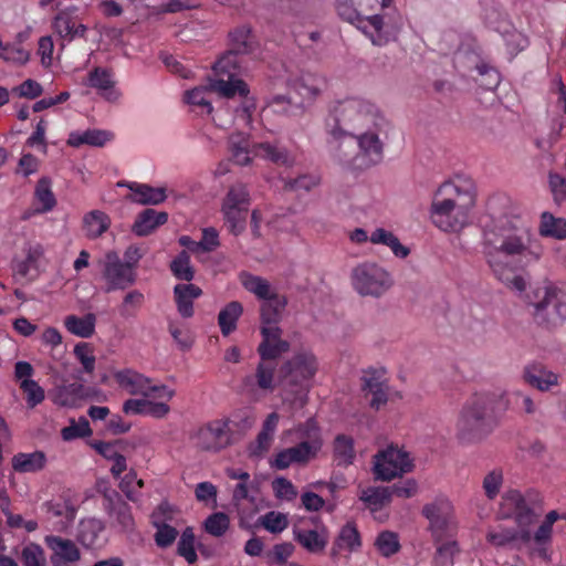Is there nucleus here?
I'll use <instances>...</instances> for the list:
<instances>
[{"mask_svg": "<svg viewBox=\"0 0 566 566\" xmlns=\"http://www.w3.org/2000/svg\"><path fill=\"white\" fill-rule=\"evenodd\" d=\"M482 253L495 279L521 293L526 290V281L516 272L537 263L544 248L528 227L501 218L484 227Z\"/></svg>", "mask_w": 566, "mask_h": 566, "instance_id": "obj_1", "label": "nucleus"}, {"mask_svg": "<svg viewBox=\"0 0 566 566\" xmlns=\"http://www.w3.org/2000/svg\"><path fill=\"white\" fill-rule=\"evenodd\" d=\"M543 510V496L536 490L524 494L518 490H509L502 496L501 511L506 517H513L518 526L515 528L496 527L486 534V541L496 547H504L517 539L533 544L537 555L548 558V548L553 539V526L562 516L555 510L549 511L535 532L530 531Z\"/></svg>", "mask_w": 566, "mask_h": 566, "instance_id": "obj_2", "label": "nucleus"}, {"mask_svg": "<svg viewBox=\"0 0 566 566\" xmlns=\"http://www.w3.org/2000/svg\"><path fill=\"white\" fill-rule=\"evenodd\" d=\"M391 7L392 0H337L336 4L338 15L378 46L396 40L402 28V18Z\"/></svg>", "mask_w": 566, "mask_h": 566, "instance_id": "obj_3", "label": "nucleus"}, {"mask_svg": "<svg viewBox=\"0 0 566 566\" xmlns=\"http://www.w3.org/2000/svg\"><path fill=\"white\" fill-rule=\"evenodd\" d=\"M475 198V187L471 179L457 178L441 184L430 205L431 222L443 232H460L470 223Z\"/></svg>", "mask_w": 566, "mask_h": 566, "instance_id": "obj_4", "label": "nucleus"}, {"mask_svg": "<svg viewBox=\"0 0 566 566\" xmlns=\"http://www.w3.org/2000/svg\"><path fill=\"white\" fill-rule=\"evenodd\" d=\"M509 398L503 391L474 394L462 407L457 421V437L471 443L486 438L499 424L497 410L505 411Z\"/></svg>", "mask_w": 566, "mask_h": 566, "instance_id": "obj_5", "label": "nucleus"}, {"mask_svg": "<svg viewBox=\"0 0 566 566\" xmlns=\"http://www.w3.org/2000/svg\"><path fill=\"white\" fill-rule=\"evenodd\" d=\"M385 122L376 105L367 99L348 97L339 101L326 118L328 145L347 139L348 135L363 130L368 125L378 127Z\"/></svg>", "mask_w": 566, "mask_h": 566, "instance_id": "obj_6", "label": "nucleus"}, {"mask_svg": "<svg viewBox=\"0 0 566 566\" xmlns=\"http://www.w3.org/2000/svg\"><path fill=\"white\" fill-rule=\"evenodd\" d=\"M384 124L378 127L368 125L365 129L348 135L347 139L331 145L334 157L352 170L377 165L384 156V144L379 138Z\"/></svg>", "mask_w": 566, "mask_h": 566, "instance_id": "obj_7", "label": "nucleus"}, {"mask_svg": "<svg viewBox=\"0 0 566 566\" xmlns=\"http://www.w3.org/2000/svg\"><path fill=\"white\" fill-rule=\"evenodd\" d=\"M317 370L318 361L311 350L301 349L284 361L279 371L284 400L303 407Z\"/></svg>", "mask_w": 566, "mask_h": 566, "instance_id": "obj_8", "label": "nucleus"}, {"mask_svg": "<svg viewBox=\"0 0 566 566\" xmlns=\"http://www.w3.org/2000/svg\"><path fill=\"white\" fill-rule=\"evenodd\" d=\"M291 432L295 434L297 442L274 455L270 463L276 470H286L292 465L305 467L316 459L322 450V432L314 418L298 423Z\"/></svg>", "mask_w": 566, "mask_h": 566, "instance_id": "obj_9", "label": "nucleus"}, {"mask_svg": "<svg viewBox=\"0 0 566 566\" xmlns=\"http://www.w3.org/2000/svg\"><path fill=\"white\" fill-rule=\"evenodd\" d=\"M532 314L538 325L547 328L566 321V286L546 283L528 295Z\"/></svg>", "mask_w": 566, "mask_h": 566, "instance_id": "obj_10", "label": "nucleus"}, {"mask_svg": "<svg viewBox=\"0 0 566 566\" xmlns=\"http://www.w3.org/2000/svg\"><path fill=\"white\" fill-rule=\"evenodd\" d=\"M242 286L262 301L260 306L261 326H279L282 314L287 305L285 295L280 294L271 283L259 275L242 273L240 275Z\"/></svg>", "mask_w": 566, "mask_h": 566, "instance_id": "obj_11", "label": "nucleus"}, {"mask_svg": "<svg viewBox=\"0 0 566 566\" xmlns=\"http://www.w3.org/2000/svg\"><path fill=\"white\" fill-rule=\"evenodd\" d=\"M242 286L262 301L260 306L261 326H279L282 314L287 305L285 295L280 294L271 283L259 275L242 273L240 275Z\"/></svg>", "mask_w": 566, "mask_h": 566, "instance_id": "obj_12", "label": "nucleus"}, {"mask_svg": "<svg viewBox=\"0 0 566 566\" xmlns=\"http://www.w3.org/2000/svg\"><path fill=\"white\" fill-rule=\"evenodd\" d=\"M240 62L233 54H223L213 64V77L209 81L211 92L226 98L247 97L250 93L248 84L238 77Z\"/></svg>", "mask_w": 566, "mask_h": 566, "instance_id": "obj_13", "label": "nucleus"}, {"mask_svg": "<svg viewBox=\"0 0 566 566\" xmlns=\"http://www.w3.org/2000/svg\"><path fill=\"white\" fill-rule=\"evenodd\" d=\"M250 203V191L245 184L237 181L228 188L220 211L231 234L238 237L245 230Z\"/></svg>", "mask_w": 566, "mask_h": 566, "instance_id": "obj_14", "label": "nucleus"}, {"mask_svg": "<svg viewBox=\"0 0 566 566\" xmlns=\"http://www.w3.org/2000/svg\"><path fill=\"white\" fill-rule=\"evenodd\" d=\"M352 284L363 296L380 297L392 285L391 275L374 262H364L352 271Z\"/></svg>", "mask_w": 566, "mask_h": 566, "instance_id": "obj_15", "label": "nucleus"}, {"mask_svg": "<svg viewBox=\"0 0 566 566\" xmlns=\"http://www.w3.org/2000/svg\"><path fill=\"white\" fill-rule=\"evenodd\" d=\"M421 513L429 522L428 531L432 542L457 537L458 525L453 515V506L449 500L438 497L423 505Z\"/></svg>", "mask_w": 566, "mask_h": 566, "instance_id": "obj_16", "label": "nucleus"}, {"mask_svg": "<svg viewBox=\"0 0 566 566\" xmlns=\"http://www.w3.org/2000/svg\"><path fill=\"white\" fill-rule=\"evenodd\" d=\"M413 469L409 453L397 446H388L374 457V474L377 480L391 481Z\"/></svg>", "mask_w": 566, "mask_h": 566, "instance_id": "obj_17", "label": "nucleus"}, {"mask_svg": "<svg viewBox=\"0 0 566 566\" xmlns=\"http://www.w3.org/2000/svg\"><path fill=\"white\" fill-rule=\"evenodd\" d=\"M114 378L117 385L132 396L145 398H165L167 401L175 396V390L166 385H154L153 380L133 369H123L115 373Z\"/></svg>", "mask_w": 566, "mask_h": 566, "instance_id": "obj_18", "label": "nucleus"}, {"mask_svg": "<svg viewBox=\"0 0 566 566\" xmlns=\"http://www.w3.org/2000/svg\"><path fill=\"white\" fill-rule=\"evenodd\" d=\"M103 279L106 283V291H124L134 285L137 280L136 271L130 270L116 251H108L103 262Z\"/></svg>", "mask_w": 566, "mask_h": 566, "instance_id": "obj_19", "label": "nucleus"}, {"mask_svg": "<svg viewBox=\"0 0 566 566\" xmlns=\"http://www.w3.org/2000/svg\"><path fill=\"white\" fill-rule=\"evenodd\" d=\"M103 507L111 521L112 526L122 532L130 533L135 528V520L132 509L122 495L113 489L105 488L103 491Z\"/></svg>", "mask_w": 566, "mask_h": 566, "instance_id": "obj_20", "label": "nucleus"}, {"mask_svg": "<svg viewBox=\"0 0 566 566\" xmlns=\"http://www.w3.org/2000/svg\"><path fill=\"white\" fill-rule=\"evenodd\" d=\"M232 443L229 419H216L202 426L197 433V444L205 451L218 452Z\"/></svg>", "mask_w": 566, "mask_h": 566, "instance_id": "obj_21", "label": "nucleus"}, {"mask_svg": "<svg viewBox=\"0 0 566 566\" xmlns=\"http://www.w3.org/2000/svg\"><path fill=\"white\" fill-rule=\"evenodd\" d=\"M44 543L51 551L52 566H78L82 554L72 539L59 535H46Z\"/></svg>", "mask_w": 566, "mask_h": 566, "instance_id": "obj_22", "label": "nucleus"}, {"mask_svg": "<svg viewBox=\"0 0 566 566\" xmlns=\"http://www.w3.org/2000/svg\"><path fill=\"white\" fill-rule=\"evenodd\" d=\"M23 253V259L14 261L13 271L23 279L34 281L46 264L44 248L41 243H29L24 247Z\"/></svg>", "mask_w": 566, "mask_h": 566, "instance_id": "obj_23", "label": "nucleus"}, {"mask_svg": "<svg viewBox=\"0 0 566 566\" xmlns=\"http://www.w3.org/2000/svg\"><path fill=\"white\" fill-rule=\"evenodd\" d=\"M172 511L168 503H161L151 514V524L156 528L154 541L159 548L170 547L177 539L179 532L170 525Z\"/></svg>", "mask_w": 566, "mask_h": 566, "instance_id": "obj_24", "label": "nucleus"}, {"mask_svg": "<svg viewBox=\"0 0 566 566\" xmlns=\"http://www.w3.org/2000/svg\"><path fill=\"white\" fill-rule=\"evenodd\" d=\"M262 342L258 346V354L262 360L275 361L282 354L289 352L290 343L281 338L282 329L279 326L260 327Z\"/></svg>", "mask_w": 566, "mask_h": 566, "instance_id": "obj_25", "label": "nucleus"}, {"mask_svg": "<svg viewBox=\"0 0 566 566\" xmlns=\"http://www.w3.org/2000/svg\"><path fill=\"white\" fill-rule=\"evenodd\" d=\"M84 85L96 90L104 98L114 102L119 97V93L114 88V73L111 69L95 66L83 82Z\"/></svg>", "mask_w": 566, "mask_h": 566, "instance_id": "obj_26", "label": "nucleus"}, {"mask_svg": "<svg viewBox=\"0 0 566 566\" xmlns=\"http://www.w3.org/2000/svg\"><path fill=\"white\" fill-rule=\"evenodd\" d=\"M481 7L485 25L501 34L510 33L512 24L509 14L497 0H481Z\"/></svg>", "mask_w": 566, "mask_h": 566, "instance_id": "obj_27", "label": "nucleus"}, {"mask_svg": "<svg viewBox=\"0 0 566 566\" xmlns=\"http://www.w3.org/2000/svg\"><path fill=\"white\" fill-rule=\"evenodd\" d=\"M118 186L127 187L132 191L130 201L139 205H159L167 198L166 188L164 187H151L136 181H119Z\"/></svg>", "mask_w": 566, "mask_h": 566, "instance_id": "obj_28", "label": "nucleus"}, {"mask_svg": "<svg viewBox=\"0 0 566 566\" xmlns=\"http://www.w3.org/2000/svg\"><path fill=\"white\" fill-rule=\"evenodd\" d=\"M275 370V361L262 360L260 358V363L255 368V373L243 378L244 388L250 391H254L256 389L263 391H272L274 389Z\"/></svg>", "mask_w": 566, "mask_h": 566, "instance_id": "obj_29", "label": "nucleus"}, {"mask_svg": "<svg viewBox=\"0 0 566 566\" xmlns=\"http://www.w3.org/2000/svg\"><path fill=\"white\" fill-rule=\"evenodd\" d=\"M523 379L527 385L539 391H548L552 387L558 385V375L548 370L541 363H532L525 366Z\"/></svg>", "mask_w": 566, "mask_h": 566, "instance_id": "obj_30", "label": "nucleus"}, {"mask_svg": "<svg viewBox=\"0 0 566 566\" xmlns=\"http://www.w3.org/2000/svg\"><path fill=\"white\" fill-rule=\"evenodd\" d=\"M202 295V290L191 283L177 284L174 287V297L177 311L184 318L193 316V301Z\"/></svg>", "mask_w": 566, "mask_h": 566, "instance_id": "obj_31", "label": "nucleus"}, {"mask_svg": "<svg viewBox=\"0 0 566 566\" xmlns=\"http://www.w3.org/2000/svg\"><path fill=\"white\" fill-rule=\"evenodd\" d=\"M111 217L102 210H91L83 216L82 230L90 240L101 238L111 228Z\"/></svg>", "mask_w": 566, "mask_h": 566, "instance_id": "obj_32", "label": "nucleus"}, {"mask_svg": "<svg viewBox=\"0 0 566 566\" xmlns=\"http://www.w3.org/2000/svg\"><path fill=\"white\" fill-rule=\"evenodd\" d=\"M167 220V212H159L155 209L147 208L136 217L132 230L138 237H146L159 226L165 224Z\"/></svg>", "mask_w": 566, "mask_h": 566, "instance_id": "obj_33", "label": "nucleus"}, {"mask_svg": "<svg viewBox=\"0 0 566 566\" xmlns=\"http://www.w3.org/2000/svg\"><path fill=\"white\" fill-rule=\"evenodd\" d=\"M85 397L86 388L82 382H63L55 388L53 402L61 407H74Z\"/></svg>", "mask_w": 566, "mask_h": 566, "instance_id": "obj_34", "label": "nucleus"}, {"mask_svg": "<svg viewBox=\"0 0 566 566\" xmlns=\"http://www.w3.org/2000/svg\"><path fill=\"white\" fill-rule=\"evenodd\" d=\"M12 468L18 473H36L42 471L48 462L43 451L19 452L12 458Z\"/></svg>", "mask_w": 566, "mask_h": 566, "instance_id": "obj_35", "label": "nucleus"}, {"mask_svg": "<svg viewBox=\"0 0 566 566\" xmlns=\"http://www.w3.org/2000/svg\"><path fill=\"white\" fill-rule=\"evenodd\" d=\"M53 28L55 32L67 42L73 41L75 38H83L87 30L84 24L76 23L74 17L64 11L56 14L53 21Z\"/></svg>", "mask_w": 566, "mask_h": 566, "instance_id": "obj_36", "label": "nucleus"}, {"mask_svg": "<svg viewBox=\"0 0 566 566\" xmlns=\"http://www.w3.org/2000/svg\"><path fill=\"white\" fill-rule=\"evenodd\" d=\"M229 36L231 48L226 54H233L237 61H239V54H249L254 51V35L248 25L238 27L230 32Z\"/></svg>", "mask_w": 566, "mask_h": 566, "instance_id": "obj_37", "label": "nucleus"}, {"mask_svg": "<svg viewBox=\"0 0 566 566\" xmlns=\"http://www.w3.org/2000/svg\"><path fill=\"white\" fill-rule=\"evenodd\" d=\"M356 458L354 439L340 433L333 441V459L338 467L350 465Z\"/></svg>", "mask_w": 566, "mask_h": 566, "instance_id": "obj_38", "label": "nucleus"}, {"mask_svg": "<svg viewBox=\"0 0 566 566\" xmlns=\"http://www.w3.org/2000/svg\"><path fill=\"white\" fill-rule=\"evenodd\" d=\"M294 539L311 553L324 551L327 545V535L324 530H294Z\"/></svg>", "mask_w": 566, "mask_h": 566, "instance_id": "obj_39", "label": "nucleus"}, {"mask_svg": "<svg viewBox=\"0 0 566 566\" xmlns=\"http://www.w3.org/2000/svg\"><path fill=\"white\" fill-rule=\"evenodd\" d=\"M96 316L93 313L80 317L76 315H69L64 319L65 328L73 335L90 338L95 332Z\"/></svg>", "mask_w": 566, "mask_h": 566, "instance_id": "obj_40", "label": "nucleus"}, {"mask_svg": "<svg viewBox=\"0 0 566 566\" xmlns=\"http://www.w3.org/2000/svg\"><path fill=\"white\" fill-rule=\"evenodd\" d=\"M34 200L39 207L36 212L45 213L52 211L56 206V198L52 191V180L49 177H41L34 189Z\"/></svg>", "mask_w": 566, "mask_h": 566, "instance_id": "obj_41", "label": "nucleus"}, {"mask_svg": "<svg viewBox=\"0 0 566 566\" xmlns=\"http://www.w3.org/2000/svg\"><path fill=\"white\" fill-rule=\"evenodd\" d=\"M243 313V306L238 301L228 303L218 315V324L223 336L237 329V323Z\"/></svg>", "mask_w": 566, "mask_h": 566, "instance_id": "obj_42", "label": "nucleus"}, {"mask_svg": "<svg viewBox=\"0 0 566 566\" xmlns=\"http://www.w3.org/2000/svg\"><path fill=\"white\" fill-rule=\"evenodd\" d=\"M369 241L373 244H382L388 247L395 256L405 259L409 255V248L402 245L399 239L391 232L384 228H377L370 235Z\"/></svg>", "mask_w": 566, "mask_h": 566, "instance_id": "obj_43", "label": "nucleus"}, {"mask_svg": "<svg viewBox=\"0 0 566 566\" xmlns=\"http://www.w3.org/2000/svg\"><path fill=\"white\" fill-rule=\"evenodd\" d=\"M326 87V80L319 75L306 74L295 84V90L304 101H313Z\"/></svg>", "mask_w": 566, "mask_h": 566, "instance_id": "obj_44", "label": "nucleus"}, {"mask_svg": "<svg viewBox=\"0 0 566 566\" xmlns=\"http://www.w3.org/2000/svg\"><path fill=\"white\" fill-rule=\"evenodd\" d=\"M538 232L544 238L565 240L566 219L556 218L549 212H543L541 216Z\"/></svg>", "mask_w": 566, "mask_h": 566, "instance_id": "obj_45", "label": "nucleus"}, {"mask_svg": "<svg viewBox=\"0 0 566 566\" xmlns=\"http://www.w3.org/2000/svg\"><path fill=\"white\" fill-rule=\"evenodd\" d=\"M253 153L255 156H260L276 165L291 166L293 164V158L290 156V153L286 148L277 147L276 145H272L270 143H261L255 145Z\"/></svg>", "mask_w": 566, "mask_h": 566, "instance_id": "obj_46", "label": "nucleus"}, {"mask_svg": "<svg viewBox=\"0 0 566 566\" xmlns=\"http://www.w3.org/2000/svg\"><path fill=\"white\" fill-rule=\"evenodd\" d=\"M436 553L432 558L433 566H451L455 554L460 552L457 537L446 538L444 541L433 542Z\"/></svg>", "mask_w": 566, "mask_h": 566, "instance_id": "obj_47", "label": "nucleus"}, {"mask_svg": "<svg viewBox=\"0 0 566 566\" xmlns=\"http://www.w3.org/2000/svg\"><path fill=\"white\" fill-rule=\"evenodd\" d=\"M112 134L101 129H87L83 133H72L69 138V144L73 147L81 145H91L102 147L111 140Z\"/></svg>", "mask_w": 566, "mask_h": 566, "instance_id": "obj_48", "label": "nucleus"}, {"mask_svg": "<svg viewBox=\"0 0 566 566\" xmlns=\"http://www.w3.org/2000/svg\"><path fill=\"white\" fill-rule=\"evenodd\" d=\"M104 525L96 518L84 520L80 523L77 539L85 547H94L103 532Z\"/></svg>", "mask_w": 566, "mask_h": 566, "instance_id": "obj_49", "label": "nucleus"}, {"mask_svg": "<svg viewBox=\"0 0 566 566\" xmlns=\"http://www.w3.org/2000/svg\"><path fill=\"white\" fill-rule=\"evenodd\" d=\"M359 500L370 510L376 511L390 503V491L382 486H368L361 490Z\"/></svg>", "mask_w": 566, "mask_h": 566, "instance_id": "obj_50", "label": "nucleus"}, {"mask_svg": "<svg viewBox=\"0 0 566 566\" xmlns=\"http://www.w3.org/2000/svg\"><path fill=\"white\" fill-rule=\"evenodd\" d=\"M334 545L337 546L339 549H348L349 552H355L360 548V534L355 523L347 522L340 528Z\"/></svg>", "mask_w": 566, "mask_h": 566, "instance_id": "obj_51", "label": "nucleus"}, {"mask_svg": "<svg viewBox=\"0 0 566 566\" xmlns=\"http://www.w3.org/2000/svg\"><path fill=\"white\" fill-rule=\"evenodd\" d=\"M210 87H195L185 93V102L190 106L197 107L200 114L210 115L213 111L209 99Z\"/></svg>", "mask_w": 566, "mask_h": 566, "instance_id": "obj_52", "label": "nucleus"}, {"mask_svg": "<svg viewBox=\"0 0 566 566\" xmlns=\"http://www.w3.org/2000/svg\"><path fill=\"white\" fill-rule=\"evenodd\" d=\"M172 275L180 281L190 282L195 277V269L191 265L190 255L187 251L179 252L170 262Z\"/></svg>", "mask_w": 566, "mask_h": 566, "instance_id": "obj_53", "label": "nucleus"}, {"mask_svg": "<svg viewBox=\"0 0 566 566\" xmlns=\"http://www.w3.org/2000/svg\"><path fill=\"white\" fill-rule=\"evenodd\" d=\"M375 546L379 554L387 558L397 554L401 548L398 534L391 531L380 532L376 537Z\"/></svg>", "mask_w": 566, "mask_h": 566, "instance_id": "obj_54", "label": "nucleus"}, {"mask_svg": "<svg viewBox=\"0 0 566 566\" xmlns=\"http://www.w3.org/2000/svg\"><path fill=\"white\" fill-rule=\"evenodd\" d=\"M321 179L314 174L300 175L296 178H287L283 180V188L286 191H293L296 193L310 192L316 186H318Z\"/></svg>", "mask_w": 566, "mask_h": 566, "instance_id": "obj_55", "label": "nucleus"}, {"mask_svg": "<svg viewBox=\"0 0 566 566\" xmlns=\"http://www.w3.org/2000/svg\"><path fill=\"white\" fill-rule=\"evenodd\" d=\"M19 387L24 395L28 408L33 409L44 401L45 391L35 380L22 379Z\"/></svg>", "mask_w": 566, "mask_h": 566, "instance_id": "obj_56", "label": "nucleus"}, {"mask_svg": "<svg viewBox=\"0 0 566 566\" xmlns=\"http://www.w3.org/2000/svg\"><path fill=\"white\" fill-rule=\"evenodd\" d=\"M20 560L22 566H48L43 547L33 542L23 546L20 554Z\"/></svg>", "mask_w": 566, "mask_h": 566, "instance_id": "obj_57", "label": "nucleus"}, {"mask_svg": "<svg viewBox=\"0 0 566 566\" xmlns=\"http://www.w3.org/2000/svg\"><path fill=\"white\" fill-rule=\"evenodd\" d=\"M145 303L144 294L138 290H132L125 294L119 305V314L122 317H135L137 312Z\"/></svg>", "mask_w": 566, "mask_h": 566, "instance_id": "obj_58", "label": "nucleus"}, {"mask_svg": "<svg viewBox=\"0 0 566 566\" xmlns=\"http://www.w3.org/2000/svg\"><path fill=\"white\" fill-rule=\"evenodd\" d=\"M177 554L184 557L187 563L193 564L198 556L195 549V533L191 527H186L179 538Z\"/></svg>", "mask_w": 566, "mask_h": 566, "instance_id": "obj_59", "label": "nucleus"}, {"mask_svg": "<svg viewBox=\"0 0 566 566\" xmlns=\"http://www.w3.org/2000/svg\"><path fill=\"white\" fill-rule=\"evenodd\" d=\"M92 434L90 422L86 418L81 417L78 421L72 420L70 426L61 430V437L64 441H72L77 438H85Z\"/></svg>", "mask_w": 566, "mask_h": 566, "instance_id": "obj_60", "label": "nucleus"}, {"mask_svg": "<svg viewBox=\"0 0 566 566\" xmlns=\"http://www.w3.org/2000/svg\"><path fill=\"white\" fill-rule=\"evenodd\" d=\"M229 525V516L222 512L211 514L205 522L206 532L216 537L222 536L228 531Z\"/></svg>", "mask_w": 566, "mask_h": 566, "instance_id": "obj_61", "label": "nucleus"}, {"mask_svg": "<svg viewBox=\"0 0 566 566\" xmlns=\"http://www.w3.org/2000/svg\"><path fill=\"white\" fill-rule=\"evenodd\" d=\"M503 484V472L500 469L492 470L483 479V490L489 500H494Z\"/></svg>", "mask_w": 566, "mask_h": 566, "instance_id": "obj_62", "label": "nucleus"}, {"mask_svg": "<svg viewBox=\"0 0 566 566\" xmlns=\"http://www.w3.org/2000/svg\"><path fill=\"white\" fill-rule=\"evenodd\" d=\"M229 149H230V154H231V159L237 165L244 166L251 161V156H250L251 151L249 149L248 140L241 138L240 140L237 142L233 138H231Z\"/></svg>", "mask_w": 566, "mask_h": 566, "instance_id": "obj_63", "label": "nucleus"}, {"mask_svg": "<svg viewBox=\"0 0 566 566\" xmlns=\"http://www.w3.org/2000/svg\"><path fill=\"white\" fill-rule=\"evenodd\" d=\"M74 355L82 364L85 373L92 374L94 371L96 359L93 355V348L88 343H78L75 345Z\"/></svg>", "mask_w": 566, "mask_h": 566, "instance_id": "obj_64", "label": "nucleus"}]
</instances>
